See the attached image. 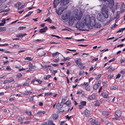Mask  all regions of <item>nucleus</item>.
I'll list each match as a JSON object with an SVG mask.
<instances>
[{
  "mask_svg": "<svg viewBox=\"0 0 125 125\" xmlns=\"http://www.w3.org/2000/svg\"><path fill=\"white\" fill-rule=\"evenodd\" d=\"M108 9L107 6L104 5L101 9V13H99L97 15V19L98 21L102 22L105 21V18L108 17Z\"/></svg>",
  "mask_w": 125,
  "mask_h": 125,
  "instance_id": "nucleus-1",
  "label": "nucleus"
},
{
  "mask_svg": "<svg viewBox=\"0 0 125 125\" xmlns=\"http://www.w3.org/2000/svg\"><path fill=\"white\" fill-rule=\"evenodd\" d=\"M90 20V16L89 15H87L84 16L83 18L81 24L79 22H78L77 23L76 25V27L78 28H80L81 27L83 28L86 25L88 28V23H89Z\"/></svg>",
  "mask_w": 125,
  "mask_h": 125,
  "instance_id": "nucleus-2",
  "label": "nucleus"
},
{
  "mask_svg": "<svg viewBox=\"0 0 125 125\" xmlns=\"http://www.w3.org/2000/svg\"><path fill=\"white\" fill-rule=\"evenodd\" d=\"M83 14V12L81 11H80L78 14H74V16L70 17L68 21L69 24L72 26L74 23V21H79L81 19Z\"/></svg>",
  "mask_w": 125,
  "mask_h": 125,
  "instance_id": "nucleus-3",
  "label": "nucleus"
},
{
  "mask_svg": "<svg viewBox=\"0 0 125 125\" xmlns=\"http://www.w3.org/2000/svg\"><path fill=\"white\" fill-rule=\"evenodd\" d=\"M101 25L99 23H96L95 18L94 17H90L89 23H88V29H91L93 26L97 28H99Z\"/></svg>",
  "mask_w": 125,
  "mask_h": 125,
  "instance_id": "nucleus-4",
  "label": "nucleus"
},
{
  "mask_svg": "<svg viewBox=\"0 0 125 125\" xmlns=\"http://www.w3.org/2000/svg\"><path fill=\"white\" fill-rule=\"evenodd\" d=\"M109 92L106 91H104L101 93V95H102L104 98H107L109 97L108 95Z\"/></svg>",
  "mask_w": 125,
  "mask_h": 125,
  "instance_id": "nucleus-5",
  "label": "nucleus"
},
{
  "mask_svg": "<svg viewBox=\"0 0 125 125\" xmlns=\"http://www.w3.org/2000/svg\"><path fill=\"white\" fill-rule=\"evenodd\" d=\"M58 0L59 2H61L60 4L62 6H63L68 3L70 0Z\"/></svg>",
  "mask_w": 125,
  "mask_h": 125,
  "instance_id": "nucleus-6",
  "label": "nucleus"
},
{
  "mask_svg": "<svg viewBox=\"0 0 125 125\" xmlns=\"http://www.w3.org/2000/svg\"><path fill=\"white\" fill-rule=\"evenodd\" d=\"M70 16V15H68L67 14H64L62 15L61 18L62 20H66L67 19L69 18Z\"/></svg>",
  "mask_w": 125,
  "mask_h": 125,
  "instance_id": "nucleus-7",
  "label": "nucleus"
},
{
  "mask_svg": "<svg viewBox=\"0 0 125 125\" xmlns=\"http://www.w3.org/2000/svg\"><path fill=\"white\" fill-rule=\"evenodd\" d=\"M48 29L47 27L45 26L43 28L40 29L39 32L41 33H44L46 31L48 30Z\"/></svg>",
  "mask_w": 125,
  "mask_h": 125,
  "instance_id": "nucleus-8",
  "label": "nucleus"
},
{
  "mask_svg": "<svg viewBox=\"0 0 125 125\" xmlns=\"http://www.w3.org/2000/svg\"><path fill=\"white\" fill-rule=\"evenodd\" d=\"M60 2H59L58 0H54L53 2V7L54 8H56L58 5V3Z\"/></svg>",
  "mask_w": 125,
  "mask_h": 125,
  "instance_id": "nucleus-9",
  "label": "nucleus"
},
{
  "mask_svg": "<svg viewBox=\"0 0 125 125\" xmlns=\"http://www.w3.org/2000/svg\"><path fill=\"white\" fill-rule=\"evenodd\" d=\"M63 10H62V8L61 7L59 8L57 11L56 10V11L59 15H60L62 14V13L63 12Z\"/></svg>",
  "mask_w": 125,
  "mask_h": 125,
  "instance_id": "nucleus-10",
  "label": "nucleus"
},
{
  "mask_svg": "<svg viewBox=\"0 0 125 125\" xmlns=\"http://www.w3.org/2000/svg\"><path fill=\"white\" fill-rule=\"evenodd\" d=\"M122 113L121 111L119 110H117L115 113V115L118 117H119L121 116Z\"/></svg>",
  "mask_w": 125,
  "mask_h": 125,
  "instance_id": "nucleus-11",
  "label": "nucleus"
},
{
  "mask_svg": "<svg viewBox=\"0 0 125 125\" xmlns=\"http://www.w3.org/2000/svg\"><path fill=\"white\" fill-rule=\"evenodd\" d=\"M81 59L80 58H78L75 61V63L77 64V65L79 66L81 65L82 64V63L81 62Z\"/></svg>",
  "mask_w": 125,
  "mask_h": 125,
  "instance_id": "nucleus-12",
  "label": "nucleus"
},
{
  "mask_svg": "<svg viewBox=\"0 0 125 125\" xmlns=\"http://www.w3.org/2000/svg\"><path fill=\"white\" fill-rule=\"evenodd\" d=\"M27 34L26 33L22 34V33H20L17 34L16 35V37L18 38H21L23 37L26 35Z\"/></svg>",
  "mask_w": 125,
  "mask_h": 125,
  "instance_id": "nucleus-13",
  "label": "nucleus"
},
{
  "mask_svg": "<svg viewBox=\"0 0 125 125\" xmlns=\"http://www.w3.org/2000/svg\"><path fill=\"white\" fill-rule=\"evenodd\" d=\"M84 115L86 117H88L90 115V114L89 111L88 110H85L84 111Z\"/></svg>",
  "mask_w": 125,
  "mask_h": 125,
  "instance_id": "nucleus-14",
  "label": "nucleus"
},
{
  "mask_svg": "<svg viewBox=\"0 0 125 125\" xmlns=\"http://www.w3.org/2000/svg\"><path fill=\"white\" fill-rule=\"evenodd\" d=\"M95 122V120L92 119V118L90 119L88 121V122L89 123L91 124L92 125H94V123Z\"/></svg>",
  "mask_w": 125,
  "mask_h": 125,
  "instance_id": "nucleus-15",
  "label": "nucleus"
},
{
  "mask_svg": "<svg viewBox=\"0 0 125 125\" xmlns=\"http://www.w3.org/2000/svg\"><path fill=\"white\" fill-rule=\"evenodd\" d=\"M118 88L117 86L116 85L112 86L110 87V89L111 90H116Z\"/></svg>",
  "mask_w": 125,
  "mask_h": 125,
  "instance_id": "nucleus-16",
  "label": "nucleus"
},
{
  "mask_svg": "<svg viewBox=\"0 0 125 125\" xmlns=\"http://www.w3.org/2000/svg\"><path fill=\"white\" fill-rule=\"evenodd\" d=\"M21 3L20 2H18L17 3L14 5V6L15 7L17 8H18L20 7V6L21 5Z\"/></svg>",
  "mask_w": 125,
  "mask_h": 125,
  "instance_id": "nucleus-17",
  "label": "nucleus"
},
{
  "mask_svg": "<svg viewBox=\"0 0 125 125\" xmlns=\"http://www.w3.org/2000/svg\"><path fill=\"white\" fill-rule=\"evenodd\" d=\"M47 125H55L53 123L52 120H49L48 121Z\"/></svg>",
  "mask_w": 125,
  "mask_h": 125,
  "instance_id": "nucleus-18",
  "label": "nucleus"
},
{
  "mask_svg": "<svg viewBox=\"0 0 125 125\" xmlns=\"http://www.w3.org/2000/svg\"><path fill=\"white\" fill-rule=\"evenodd\" d=\"M58 115H57L56 114H54L52 115V118L54 120H56L58 118Z\"/></svg>",
  "mask_w": 125,
  "mask_h": 125,
  "instance_id": "nucleus-19",
  "label": "nucleus"
},
{
  "mask_svg": "<svg viewBox=\"0 0 125 125\" xmlns=\"http://www.w3.org/2000/svg\"><path fill=\"white\" fill-rule=\"evenodd\" d=\"M118 16V14H117L116 15V17H114V18L113 19H110V20H109L108 21V23H109L111 21H112L115 18H117L118 19L119 18V16H118V17L117 18Z\"/></svg>",
  "mask_w": 125,
  "mask_h": 125,
  "instance_id": "nucleus-20",
  "label": "nucleus"
},
{
  "mask_svg": "<svg viewBox=\"0 0 125 125\" xmlns=\"http://www.w3.org/2000/svg\"><path fill=\"white\" fill-rule=\"evenodd\" d=\"M80 103L82 105L85 106L86 104V102L85 101H81Z\"/></svg>",
  "mask_w": 125,
  "mask_h": 125,
  "instance_id": "nucleus-21",
  "label": "nucleus"
},
{
  "mask_svg": "<svg viewBox=\"0 0 125 125\" xmlns=\"http://www.w3.org/2000/svg\"><path fill=\"white\" fill-rule=\"evenodd\" d=\"M51 77V76L50 75H47L44 76V79L45 80H47L50 77Z\"/></svg>",
  "mask_w": 125,
  "mask_h": 125,
  "instance_id": "nucleus-22",
  "label": "nucleus"
},
{
  "mask_svg": "<svg viewBox=\"0 0 125 125\" xmlns=\"http://www.w3.org/2000/svg\"><path fill=\"white\" fill-rule=\"evenodd\" d=\"M64 104H66L68 105H69L71 104V101L70 100H68L65 103H64Z\"/></svg>",
  "mask_w": 125,
  "mask_h": 125,
  "instance_id": "nucleus-23",
  "label": "nucleus"
},
{
  "mask_svg": "<svg viewBox=\"0 0 125 125\" xmlns=\"http://www.w3.org/2000/svg\"><path fill=\"white\" fill-rule=\"evenodd\" d=\"M25 93L23 94V95H28L29 94H31V92L30 91H27V90L25 91Z\"/></svg>",
  "mask_w": 125,
  "mask_h": 125,
  "instance_id": "nucleus-24",
  "label": "nucleus"
},
{
  "mask_svg": "<svg viewBox=\"0 0 125 125\" xmlns=\"http://www.w3.org/2000/svg\"><path fill=\"white\" fill-rule=\"evenodd\" d=\"M98 85L96 84H95L93 86V89H97V88H98Z\"/></svg>",
  "mask_w": 125,
  "mask_h": 125,
  "instance_id": "nucleus-25",
  "label": "nucleus"
},
{
  "mask_svg": "<svg viewBox=\"0 0 125 125\" xmlns=\"http://www.w3.org/2000/svg\"><path fill=\"white\" fill-rule=\"evenodd\" d=\"M124 6V3L122 2L120 4V9H123Z\"/></svg>",
  "mask_w": 125,
  "mask_h": 125,
  "instance_id": "nucleus-26",
  "label": "nucleus"
},
{
  "mask_svg": "<svg viewBox=\"0 0 125 125\" xmlns=\"http://www.w3.org/2000/svg\"><path fill=\"white\" fill-rule=\"evenodd\" d=\"M26 27H25L21 26L18 28V30H23L24 29H26Z\"/></svg>",
  "mask_w": 125,
  "mask_h": 125,
  "instance_id": "nucleus-27",
  "label": "nucleus"
},
{
  "mask_svg": "<svg viewBox=\"0 0 125 125\" xmlns=\"http://www.w3.org/2000/svg\"><path fill=\"white\" fill-rule=\"evenodd\" d=\"M33 12V11L29 12L25 16H24V17H26L29 16Z\"/></svg>",
  "mask_w": 125,
  "mask_h": 125,
  "instance_id": "nucleus-28",
  "label": "nucleus"
},
{
  "mask_svg": "<svg viewBox=\"0 0 125 125\" xmlns=\"http://www.w3.org/2000/svg\"><path fill=\"white\" fill-rule=\"evenodd\" d=\"M63 58L64 59L62 60V61L63 62L69 60L70 59V58L68 57H66V58L64 57H63Z\"/></svg>",
  "mask_w": 125,
  "mask_h": 125,
  "instance_id": "nucleus-29",
  "label": "nucleus"
},
{
  "mask_svg": "<svg viewBox=\"0 0 125 125\" xmlns=\"http://www.w3.org/2000/svg\"><path fill=\"white\" fill-rule=\"evenodd\" d=\"M125 30V28H123L121 29H119V30L117 32V33H119L121 32L122 31H123Z\"/></svg>",
  "mask_w": 125,
  "mask_h": 125,
  "instance_id": "nucleus-30",
  "label": "nucleus"
},
{
  "mask_svg": "<svg viewBox=\"0 0 125 125\" xmlns=\"http://www.w3.org/2000/svg\"><path fill=\"white\" fill-rule=\"evenodd\" d=\"M22 75V74L21 73H19L16 75V76L18 78H19L21 77Z\"/></svg>",
  "mask_w": 125,
  "mask_h": 125,
  "instance_id": "nucleus-31",
  "label": "nucleus"
},
{
  "mask_svg": "<svg viewBox=\"0 0 125 125\" xmlns=\"http://www.w3.org/2000/svg\"><path fill=\"white\" fill-rule=\"evenodd\" d=\"M12 87V85L11 84L8 85L6 86V88L7 89H11Z\"/></svg>",
  "mask_w": 125,
  "mask_h": 125,
  "instance_id": "nucleus-32",
  "label": "nucleus"
},
{
  "mask_svg": "<svg viewBox=\"0 0 125 125\" xmlns=\"http://www.w3.org/2000/svg\"><path fill=\"white\" fill-rule=\"evenodd\" d=\"M48 21L49 22H50V23H52V21L50 19V17H48L47 19L45 20V21Z\"/></svg>",
  "mask_w": 125,
  "mask_h": 125,
  "instance_id": "nucleus-33",
  "label": "nucleus"
},
{
  "mask_svg": "<svg viewBox=\"0 0 125 125\" xmlns=\"http://www.w3.org/2000/svg\"><path fill=\"white\" fill-rule=\"evenodd\" d=\"M5 27H0V30L2 31H5L6 30Z\"/></svg>",
  "mask_w": 125,
  "mask_h": 125,
  "instance_id": "nucleus-34",
  "label": "nucleus"
},
{
  "mask_svg": "<svg viewBox=\"0 0 125 125\" xmlns=\"http://www.w3.org/2000/svg\"><path fill=\"white\" fill-rule=\"evenodd\" d=\"M82 90H78L77 91V94H82Z\"/></svg>",
  "mask_w": 125,
  "mask_h": 125,
  "instance_id": "nucleus-35",
  "label": "nucleus"
},
{
  "mask_svg": "<svg viewBox=\"0 0 125 125\" xmlns=\"http://www.w3.org/2000/svg\"><path fill=\"white\" fill-rule=\"evenodd\" d=\"M85 89L87 91H89L90 90V88L89 86H86L85 87Z\"/></svg>",
  "mask_w": 125,
  "mask_h": 125,
  "instance_id": "nucleus-36",
  "label": "nucleus"
},
{
  "mask_svg": "<svg viewBox=\"0 0 125 125\" xmlns=\"http://www.w3.org/2000/svg\"><path fill=\"white\" fill-rule=\"evenodd\" d=\"M24 117L23 116H21L20 117L19 119V120L20 121H22L24 119Z\"/></svg>",
  "mask_w": 125,
  "mask_h": 125,
  "instance_id": "nucleus-37",
  "label": "nucleus"
},
{
  "mask_svg": "<svg viewBox=\"0 0 125 125\" xmlns=\"http://www.w3.org/2000/svg\"><path fill=\"white\" fill-rule=\"evenodd\" d=\"M103 115H105L107 116L108 115H109L108 112L107 111L103 112Z\"/></svg>",
  "mask_w": 125,
  "mask_h": 125,
  "instance_id": "nucleus-38",
  "label": "nucleus"
},
{
  "mask_svg": "<svg viewBox=\"0 0 125 125\" xmlns=\"http://www.w3.org/2000/svg\"><path fill=\"white\" fill-rule=\"evenodd\" d=\"M101 76V74H99L98 75L96 76V80H98L100 78Z\"/></svg>",
  "mask_w": 125,
  "mask_h": 125,
  "instance_id": "nucleus-39",
  "label": "nucleus"
},
{
  "mask_svg": "<svg viewBox=\"0 0 125 125\" xmlns=\"http://www.w3.org/2000/svg\"><path fill=\"white\" fill-rule=\"evenodd\" d=\"M57 72H58L57 70H53V71L52 74L53 75L54 74L55 76V73H57Z\"/></svg>",
  "mask_w": 125,
  "mask_h": 125,
  "instance_id": "nucleus-40",
  "label": "nucleus"
},
{
  "mask_svg": "<svg viewBox=\"0 0 125 125\" xmlns=\"http://www.w3.org/2000/svg\"><path fill=\"white\" fill-rule=\"evenodd\" d=\"M95 96H94V97L93 96H89L88 98L90 99H94L95 98Z\"/></svg>",
  "mask_w": 125,
  "mask_h": 125,
  "instance_id": "nucleus-41",
  "label": "nucleus"
},
{
  "mask_svg": "<svg viewBox=\"0 0 125 125\" xmlns=\"http://www.w3.org/2000/svg\"><path fill=\"white\" fill-rule=\"evenodd\" d=\"M110 69H109V70L111 72H112L113 71H114L115 70V69L114 68H112V66L111 65V67H110Z\"/></svg>",
  "mask_w": 125,
  "mask_h": 125,
  "instance_id": "nucleus-42",
  "label": "nucleus"
},
{
  "mask_svg": "<svg viewBox=\"0 0 125 125\" xmlns=\"http://www.w3.org/2000/svg\"><path fill=\"white\" fill-rule=\"evenodd\" d=\"M29 85V83L27 82L24 83L23 84V85L24 86H28Z\"/></svg>",
  "mask_w": 125,
  "mask_h": 125,
  "instance_id": "nucleus-43",
  "label": "nucleus"
},
{
  "mask_svg": "<svg viewBox=\"0 0 125 125\" xmlns=\"http://www.w3.org/2000/svg\"><path fill=\"white\" fill-rule=\"evenodd\" d=\"M117 25L116 24V23H115L114 24L113 26L111 27V29H112L113 28H115V27L117 26Z\"/></svg>",
  "mask_w": 125,
  "mask_h": 125,
  "instance_id": "nucleus-44",
  "label": "nucleus"
},
{
  "mask_svg": "<svg viewBox=\"0 0 125 125\" xmlns=\"http://www.w3.org/2000/svg\"><path fill=\"white\" fill-rule=\"evenodd\" d=\"M53 61L54 62L57 63L59 62V59H54L53 60Z\"/></svg>",
  "mask_w": 125,
  "mask_h": 125,
  "instance_id": "nucleus-45",
  "label": "nucleus"
},
{
  "mask_svg": "<svg viewBox=\"0 0 125 125\" xmlns=\"http://www.w3.org/2000/svg\"><path fill=\"white\" fill-rule=\"evenodd\" d=\"M121 76V74L119 73L117 74L116 77V79H117L119 78Z\"/></svg>",
  "mask_w": 125,
  "mask_h": 125,
  "instance_id": "nucleus-46",
  "label": "nucleus"
},
{
  "mask_svg": "<svg viewBox=\"0 0 125 125\" xmlns=\"http://www.w3.org/2000/svg\"><path fill=\"white\" fill-rule=\"evenodd\" d=\"M6 69L8 70H11V69L10 67V66H7L6 67Z\"/></svg>",
  "mask_w": 125,
  "mask_h": 125,
  "instance_id": "nucleus-47",
  "label": "nucleus"
},
{
  "mask_svg": "<svg viewBox=\"0 0 125 125\" xmlns=\"http://www.w3.org/2000/svg\"><path fill=\"white\" fill-rule=\"evenodd\" d=\"M66 97L64 99H62L61 104L62 103H64L65 102L66 100Z\"/></svg>",
  "mask_w": 125,
  "mask_h": 125,
  "instance_id": "nucleus-48",
  "label": "nucleus"
},
{
  "mask_svg": "<svg viewBox=\"0 0 125 125\" xmlns=\"http://www.w3.org/2000/svg\"><path fill=\"white\" fill-rule=\"evenodd\" d=\"M51 64L53 66H54V67L58 66L59 65V64H52V63H51Z\"/></svg>",
  "mask_w": 125,
  "mask_h": 125,
  "instance_id": "nucleus-49",
  "label": "nucleus"
},
{
  "mask_svg": "<svg viewBox=\"0 0 125 125\" xmlns=\"http://www.w3.org/2000/svg\"><path fill=\"white\" fill-rule=\"evenodd\" d=\"M38 115H39L40 116H41L42 114V112L41 111H39L37 113Z\"/></svg>",
  "mask_w": 125,
  "mask_h": 125,
  "instance_id": "nucleus-50",
  "label": "nucleus"
},
{
  "mask_svg": "<svg viewBox=\"0 0 125 125\" xmlns=\"http://www.w3.org/2000/svg\"><path fill=\"white\" fill-rule=\"evenodd\" d=\"M84 73V72L83 71H81L79 73V75H83Z\"/></svg>",
  "mask_w": 125,
  "mask_h": 125,
  "instance_id": "nucleus-51",
  "label": "nucleus"
},
{
  "mask_svg": "<svg viewBox=\"0 0 125 125\" xmlns=\"http://www.w3.org/2000/svg\"><path fill=\"white\" fill-rule=\"evenodd\" d=\"M99 123L97 121H96L95 120V122L94 123V124H95V125H99Z\"/></svg>",
  "mask_w": 125,
  "mask_h": 125,
  "instance_id": "nucleus-52",
  "label": "nucleus"
},
{
  "mask_svg": "<svg viewBox=\"0 0 125 125\" xmlns=\"http://www.w3.org/2000/svg\"><path fill=\"white\" fill-rule=\"evenodd\" d=\"M50 28L51 29H56V28L54 26L52 25L50 27Z\"/></svg>",
  "mask_w": 125,
  "mask_h": 125,
  "instance_id": "nucleus-53",
  "label": "nucleus"
},
{
  "mask_svg": "<svg viewBox=\"0 0 125 125\" xmlns=\"http://www.w3.org/2000/svg\"><path fill=\"white\" fill-rule=\"evenodd\" d=\"M115 7L116 9H118L119 8V5H118V4L117 3L115 6Z\"/></svg>",
  "mask_w": 125,
  "mask_h": 125,
  "instance_id": "nucleus-54",
  "label": "nucleus"
},
{
  "mask_svg": "<svg viewBox=\"0 0 125 125\" xmlns=\"http://www.w3.org/2000/svg\"><path fill=\"white\" fill-rule=\"evenodd\" d=\"M115 60V58H113L112 59H111V60H109L108 62H112L114 61Z\"/></svg>",
  "mask_w": 125,
  "mask_h": 125,
  "instance_id": "nucleus-55",
  "label": "nucleus"
},
{
  "mask_svg": "<svg viewBox=\"0 0 125 125\" xmlns=\"http://www.w3.org/2000/svg\"><path fill=\"white\" fill-rule=\"evenodd\" d=\"M12 46L13 47H19L20 46L19 45H18V44H14V45H12Z\"/></svg>",
  "mask_w": 125,
  "mask_h": 125,
  "instance_id": "nucleus-56",
  "label": "nucleus"
},
{
  "mask_svg": "<svg viewBox=\"0 0 125 125\" xmlns=\"http://www.w3.org/2000/svg\"><path fill=\"white\" fill-rule=\"evenodd\" d=\"M25 60H31V57H26L25 59Z\"/></svg>",
  "mask_w": 125,
  "mask_h": 125,
  "instance_id": "nucleus-57",
  "label": "nucleus"
},
{
  "mask_svg": "<svg viewBox=\"0 0 125 125\" xmlns=\"http://www.w3.org/2000/svg\"><path fill=\"white\" fill-rule=\"evenodd\" d=\"M125 61V58H124L123 59H121V63H122L124 62Z\"/></svg>",
  "mask_w": 125,
  "mask_h": 125,
  "instance_id": "nucleus-58",
  "label": "nucleus"
},
{
  "mask_svg": "<svg viewBox=\"0 0 125 125\" xmlns=\"http://www.w3.org/2000/svg\"><path fill=\"white\" fill-rule=\"evenodd\" d=\"M83 108V107L82 106V105H79V109H81Z\"/></svg>",
  "mask_w": 125,
  "mask_h": 125,
  "instance_id": "nucleus-59",
  "label": "nucleus"
},
{
  "mask_svg": "<svg viewBox=\"0 0 125 125\" xmlns=\"http://www.w3.org/2000/svg\"><path fill=\"white\" fill-rule=\"evenodd\" d=\"M27 113L28 115L30 116L31 114V112L30 111L28 112H26Z\"/></svg>",
  "mask_w": 125,
  "mask_h": 125,
  "instance_id": "nucleus-60",
  "label": "nucleus"
},
{
  "mask_svg": "<svg viewBox=\"0 0 125 125\" xmlns=\"http://www.w3.org/2000/svg\"><path fill=\"white\" fill-rule=\"evenodd\" d=\"M36 81L37 82L40 84H41L42 82L41 81L39 80H36Z\"/></svg>",
  "mask_w": 125,
  "mask_h": 125,
  "instance_id": "nucleus-61",
  "label": "nucleus"
},
{
  "mask_svg": "<svg viewBox=\"0 0 125 125\" xmlns=\"http://www.w3.org/2000/svg\"><path fill=\"white\" fill-rule=\"evenodd\" d=\"M66 64L67 65V66L69 65H70L71 64V63L68 62H67L66 63Z\"/></svg>",
  "mask_w": 125,
  "mask_h": 125,
  "instance_id": "nucleus-62",
  "label": "nucleus"
},
{
  "mask_svg": "<svg viewBox=\"0 0 125 125\" xmlns=\"http://www.w3.org/2000/svg\"><path fill=\"white\" fill-rule=\"evenodd\" d=\"M113 77V76L112 75H109L108 76V78L109 79H110L112 78Z\"/></svg>",
  "mask_w": 125,
  "mask_h": 125,
  "instance_id": "nucleus-63",
  "label": "nucleus"
},
{
  "mask_svg": "<svg viewBox=\"0 0 125 125\" xmlns=\"http://www.w3.org/2000/svg\"><path fill=\"white\" fill-rule=\"evenodd\" d=\"M33 65L31 63H30L29 64V66L30 68H32V66H33Z\"/></svg>",
  "mask_w": 125,
  "mask_h": 125,
  "instance_id": "nucleus-64",
  "label": "nucleus"
}]
</instances>
